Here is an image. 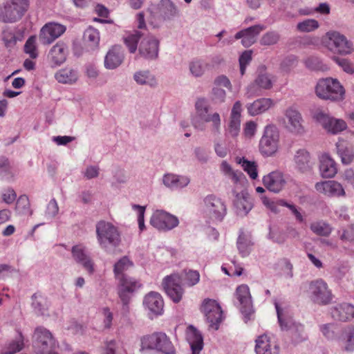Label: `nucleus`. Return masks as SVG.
<instances>
[{
  "label": "nucleus",
  "mask_w": 354,
  "mask_h": 354,
  "mask_svg": "<svg viewBox=\"0 0 354 354\" xmlns=\"http://www.w3.org/2000/svg\"><path fill=\"white\" fill-rule=\"evenodd\" d=\"M200 279L199 272L193 270H184L182 274H171L166 276L162 285L168 297L174 302L178 303L183 297L184 290L180 283L182 281L188 286L196 285Z\"/></svg>",
  "instance_id": "1"
},
{
  "label": "nucleus",
  "mask_w": 354,
  "mask_h": 354,
  "mask_svg": "<svg viewBox=\"0 0 354 354\" xmlns=\"http://www.w3.org/2000/svg\"><path fill=\"white\" fill-rule=\"evenodd\" d=\"M196 113L192 118V126L198 131L206 129V122H212V132L214 135L221 133V120L220 115L210 112V105L204 98L198 99L195 104Z\"/></svg>",
  "instance_id": "2"
},
{
  "label": "nucleus",
  "mask_w": 354,
  "mask_h": 354,
  "mask_svg": "<svg viewBox=\"0 0 354 354\" xmlns=\"http://www.w3.org/2000/svg\"><path fill=\"white\" fill-rule=\"evenodd\" d=\"M95 231L97 243L106 252H113L120 245V232L113 223L100 221L95 225Z\"/></svg>",
  "instance_id": "3"
},
{
  "label": "nucleus",
  "mask_w": 354,
  "mask_h": 354,
  "mask_svg": "<svg viewBox=\"0 0 354 354\" xmlns=\"http://www.w3.org/2000/svg\"><path fill=\"white\" fill-rule=\"evenodd\" d=\"M29 0H8L0 6V21L14 24L20 21L29 8Z\"/></svg>",
  "instance_id": "4"
},
{
  "label": "nucleus",
  "mask_w": 354,
  "mask_h": 354,
  "mask_svg": "<svg viewBox=\"0 0 354 354\" xmlns=\"http://www.w3.org/2000/svg\"><path fill=\"white\" fill-rule=\"evenodd\" d=\"M156 350L163 354H176L175 348L167 335L164 333H153L141 338L140 351Z\"/></svg>",
  "instance_id": "5"
},
{
  "label": "nucleus",
  "mask_w": 354,
  "mask_h": 354,
  "mask_svg": "<svg viewBox=\"0 0 354 354\" xmlns=\"http://www.w3.org/2000/svg\"><path fill=\"white\" fill-rule=\"evenodd\" d=\"M315 92L319 97L332 101L343 100L345 94L343 86L337 79L332 77L319 80L316 85Z\"/></svg>",
  "instance_id": "6"
},
{
  "label": "nucleus",
  "mask_w": 354,
  "mask_h": 354,
  "mask_svg": "<svg viewBox=\"0 0 354 354\" xmlns=\"http://www.w3.org/2000/svg\"><path fill=\"white\" fill-rule=\"evenodd\" d=\"M277 310V318L282 330H286L289 332L291 342L297 345L308 339V335L305 331L304 326L291 319H283L282 317V309L278 303H274Z\"/></svg>",
  "instance_id": "7"
},
{
  "label": "nucleus",
  "mask_w": 354,
  "mask_h": 354,
  "mask_svg": "<svg viewBox=\"0 0 354 354\" xmlns=\"http://www.w3.org/2000/svg\"><path fill=\"white\" fill-rule=\"evenodd\" d=\"M32 341L36 354H51L55 348V340L52 333L43 326L35 329Z\"/></svg>",
  "instance_id": "8"
},
{
  "label": "nucleus",
  "mask_w": 354,
  "mask_h": 354,
  "mask_svg": "<svg viewBox=\"0 0 354 354\" xmlns=\"http://www.w3.org/2000/svg\"><path fill=\"white\" fill-rule=\"evenodd\" d=\"M279 132L277 127L273 124L265 127L263 136L259 142V150L265 156H270L278 149Z\"/></svg>",
  "instance_id": "9"
},
{
  "label": "nucleus",
  "mask_w": 354,
  "mask_h": 354,
  "mask_svg": "<svg viewBox=\"0 0 354 354\" xmlns=\"http://www.w3.org/2000/svg\"><path fill=\"white\" fill-rule=\"evenodd\" d=\"M205 212L218 221H223L227 214L225 203L214 194H209L203 198Z\"/></svg>",
  "instance_id": "10"
},
{
  "label": "nucleus",
  "mask_w": 354,
  "mask_h": 354,
  "mask_svg": "<svg viewBox=\"0 0 354 354\" xmlns=\"http://www.w3.org/2000/svg\"><path fill=\"white\" fill-rule=\"evenodd\" d=\"M309 296L316 304L326 305L332 300V293L322 279L312 281L309 285Z\"/></svg>",
  "instance_id": "11"
},
{
  "label": "nucleus",
  "mask_w": 354,
  "mask_h": 354,
  "mask_svg": "<svg viewBox=\"0 0 354 354\" xmlns=\"http://www.w3.org/2000/svg\"><path fill=\"white\" fill-rule=\"evenodd\" d=\"M150 224L158 230L166 232L177 227L179 220L176 216L164 210H156L150 218Z\"/></svg>",
  "instance_id": "12"
},
{
  "label": "nucleus",
  "mask_w": 354,
  "mask_h": 354,
  "mask_svg": "<svg viewBox=\"0 0 354 354\" xmlns=\"http://www.w3.org/2000/svg\"><path fill=\"white\" fill-rule=\"evenodd\" d=\"M326 35L330 50L343 55H349L353 51V43L340 32L330 31Z\"/></svg>",
  "instance_id": "13"
},
{
  "label": "nucleus",
  "mask_w": 354,
  "mask_h": 354,
  "mask_svg": "<svg viewBox=\"0 0 354 354\" xmlns=\"http://www.w3.org/2000/svg\"><path fill=\"white\" fill-rule=\"evenodd\" d=\"M202 310L209 324V326L218 330L223 319V311L219 304L215 300L207 299L203 301Z\"/></svg>",
  "instance_id": "14"
},
{
  "label": "nucleus",
  "mask_w": 354,
  "mask_h": 354,
  "mask_svg": "<svg viewBox=\"0 0 354 354\" xmlns=\"http://www.w3.org/2000/svg\"><path fill=\"white\" fill-rule=\"evenodd\" d=\"M118 279L119 280V297L123 304V306L128 308V304L130 300L129 294L133 293L140 288V283L135 279L127 275H122Z\"/></svg>",
  "instance_id": "15"
},
{
  "label": "nucleus",
  "mask_w": 354,
  "mask_h": 354,
  "mask_svg": "<svg viewBox=\"0 0 354 354\" xmlns=\"http://www.w3.org/2000/svg\"><path fill=\"white\" fill-rule=\"evenodd\" d=\"M66 30L65 26L57 23H48L44 25L39 32V39L41 44L48 45L63 35Z\"/></svg>",
  "instance_id": "16"
},
{
  "label": "nucleus",
  "mask_w": 354,
  "mask_h": 354,
  "mask_svg": "<svg viewBox=\"0 0 354 354\" xmlns=\"http://www.w3.org/2000/svg\"><path fill=\"white\" fill-rule=\"evenodd\" d=\"M160 41L153 35L145 37L140 42L138 52L141 57L148 60L156 59L158 57Z\"/></svg>",
  "instance_id": "17"
},
{
  "label": "nucleus",
  "mask_w": 354,
  "mask_h": 354,
  "mask_svg": "<svg viewBox=\"0 0 354 354\" xmlns=\"http://www.w3.org/2000/svg\"><path fill=\"white\" fill-rule=\"evenodd\" d=\"M285 116L286 129L292 133L301 135L305 132L303 125L304 120L301 113L295 109L290 107L286 109Z\"/></svg>",
  "instance_id": "18"
},
{
  "label": "nucleus",
  "mask_w": 354,
  "mask_h": 354,
  "mask_svg": "<svg viewBox=\"0 0 354 354\" xmlns=\"http://www.w3.org/2000/svg\"><path fill=\"white\" fill-rule=\"evenodd\" d=\"M236 297L241 306L240 310L245 317V322H247L253 313L249 287L244 284L239 286L236 290Z\"/></svg>",
  "instance_id": "19"
},
{
  "label": "nucleus",
  "mask_w": 354,
  "mask_h": 354,
  "mask_svg": "<svg viewBox=\"0 0 354 354\" xmlns=\"http://www.w3.org/2000/svg\"><path fill=\"white\" fill-rule=\"evenodd\" d=\"M263 183L270 192L279 193L285 187L286 180L281 172L274 171L263 176Z\"/></svg>",
  "instance_id": "20"
},
{
  "label": "nucleus",
  "mask_w": 354,
  "mask_h": 354,
  "mask_svg": "<svg viewBox=\"0 0 354 354\" xmlns=\"http://www.w3.org/2000/svg\"><path fill=\"white\" fill-rule=\"evenodd\" d=\"M72 257L76 263L81 264L89 274L94 272V263L87 254L86 248L82 245L72 247Z\"/></svg>",
  "instance_id": "21"
},
{
  "label": "nucleus",
  "mask_w": 354,
  "mask_h": 354,
  "mask_svg": "<svg viewBox=\"0 0 354 354\" xmlns=\"http://www.w3.org/2000/svg\"><path fill=\"white\" fill-rule=\"evenodd\" d=\"M265 29L266 26L263 25H254L236 32L234 38L236 39H241L243 46L249 47L256 41L257 36Z\"/></svg>",
  "instance_id": "22"
},
{
  "label": "nucleus",
  "mask_w": 354,
  "mask_h": 354,
  "mask_svg": "<svg viewBox=\"0 0 354 354\" xmlns=\"http://www.w3.org/2000/svg\"><path fill=\"white\" fill-rule=\"evenodd\" d=\"M315 189L329 197H339L345 195L342 185L335 180L319 182L315 184Z\"/></svg>",
  "instance_id": "23"
},
{
  "label": "nucleus",
  "mask_w": 354,
  "mask_h": 354,
  "mask_svg": "<svg viewBox=\"0 0 354 354\" xmlns=\"http://www.w3.org/2000/svg\"><path fill=\"white\" fill-rule=\"evenodd\" d=\"M330 314L335 320L349 321L354 317V306L348 303L338 304L330 308Z\"/></svg>",
  "instance_id": "24"
},
{
  "label": "nucleus",
  "mask_w": 354,
  "mask_h": 354,
  "mask_svg": "<svg viewBox=\"0 0 354 354\" xmlns=\"http://www.w3.org/2000/svg\"><path fill=\"white\" fill-rule=\"evenodd\" d=\"M186 338L189 344L192 354H199L203 348V338L201 333L192 325L186 331Z\"/></svg>",
  "instance_id": "25"
},
{
  "label": "nucleus",
  "mask_w": 354,
  "mask_h": 354,
  "mask_svg": "<svg viewBox=\"0 0 354 354\" xmlns=\"http://www.w3.org/2000/svg\"><path fill=\"white\" fill-rule=\"evenodd\" d=\"M272 87V82L270 75L267 73L259 74L254 82L248 86L247 94L248 97L259 95V88L270 89Z\"/></svg>",
  "instance_id": "26"
},
{
  "label": "nucleus",
  "mask_w": 354,
  "mask_h": 354,
  "mask_svg": "<svg viewBox=\"0 0 354 354\" xmlns=\"http://www.w3.org/2000/svg\"><path fill=\"white\" fill-rule=\"evenodd\" d=\"M67 54V45L63 41H59L51 48L48 57L54 66H57L66 62Z\"/></svg>",
  "instance_id": "27"
},
{
  "label": "nucleus",
  "mask_w": 354,
  "mask_h": 354,
  "mask_svg": "<svg viewBox=\"0 0 354 354\" xmlns=\"http://www.w3.org/2000/svg\"><path fill=\"white\" fill-rule=\"evenodd\" d=\"M124 55L121 46H114L106 53L104 58V67L113 70L121 65Z\"/></svg>",
  "instance_id": "28"
},
{
  "label": "nucleus",
  "mask_w": 354,
  "mask_h": 354,
  "mask_svg": "<svg viewBox=\"0 0 354 354\" xmlns=\"http://www.w3.org/2000/svg\"><path fill=\"white\" fill-rule=\"evenodd\" d=\"M255 352L257 354H278L279 347L277 344H272L267 335H259L255 340Z\"/></svg>",
  "instance_id": "29"
},
{
  "label": "nucleus",
  "mask_w": 354,
  "mask_h": 354,
  "mask_svg": "<svg viewBox=\"0 0 354 354\" xmlns=\"http://www.w3.org/2000/svg\"><path fill=\"white\" fill-rule=\"evenodd\" d=\"M144 305L154 315H159L162 313L164 301L161 295L156 292H151L147 295L144 299Z\"/></svg>",
  "instance_id": "30"
},
{
  "label": "nucleus",
  "mask_w": 354,
  "mask_h": 354,
  "mask_svg": "<svg viewBox=\"0 0 354 354\" xmlns=\"http://www.w3.org/2000/svg\"><path fill=\"white\" fill-rule=\"evenodd\" d=\"M190 182L189 178L185 176L167 174L162 177V183L170 189H182L188 185Z\"/></svg>",
  "instance_id": "31"
},
{
  "label": "nucleus",
  "mask_w": 354,
  "mask_h": 354,
  "mask_svg": "<svg viewBox=\"0 0 354 354\" xmlns=\"http://www.w3.org/2000/svg\"><path fill=\"white\" fill-rule=\"evenodd\" d=\"M158 12L165 21L173 20L180 15L178 8L171 0H162L158 5Z\"/></svg>",
  "instance_id": "32"
},
{
  "label": "nucleus",
  "mask_w": 354,
  "mask_h": 354,
  "mask_svg": "<svg viewBox=\"0 0 354 354\" xmlns=\"http://www.w3.org/2000/svg\"><path fill=\"white\" fill-rule=\"evenodd\" d=\"M55 80L61 84H73L79 79L78 71L71 66H66L57 71L54 75Z\"/></svg>",
  "instance_id": "33"
},
{
  "label": "nucleus",
  "mask_w": 354,
  "mask_h": 354,
  "mask_svg": "<svg viewBox=\"0 0 354 354\" xmlns=\"http://www.w3.org/2000/svg\"><path fill=\"white\" fill-rule=\"evenodd\" d=\"M234 205L237 215L240 216H246L252 208V203L250 196L244 192H241L236 195Z\"/></svg>",
  "instance_id": "34"
},
{
  "label": "nucleus",
  "mask_w": 354,
  "mask_h": 354,
  "mask_svg": "<svg viewBox=\"0 0 354 354\" xmlns=\"http://www.w3.org/2000/svg\"><path fill=\"white\" fill-rule=\"evenodd\" d=\"M318 119L323 123L324 127L333 134H336L346 128V124L344 120L330 118L324 113L319 114Z\"/></svg>",
  "instance_id": "35"
},
{
  "label": "nucleus",
  "mask_w": 354,
  "mask_h": 354,
  "mask_svg": "<svg viewBox=\"0 0 354 354\" xmlns=\"http://www.w3.org/2000/svg\"><path fill=\"white\" fill-rule=\"evenodd\" d=\"M319 171L324 178H333L337 173L335 161L327 154L320 158Z\"/></svg>",
  "instance_id": "36"
},
{
  "label": "nucleus",
  "mask_w": 354,
  "mask_h": 354,
  "mask_svg": "<svg viewBox=\"0 0 354 354\" xmlns=\"http://www.w3.org/2000/svg\"><path fill=\"white\" fill-rule=\"evenodd\" d=\"M1 38L7 48H13L21 38L16 35V29L5 26L1 30Z\"/></svg>",
  "instance_id": "37"
},
{
  "label": "nucleus",
  "mask_w": 354,
  "mask_h": 354,
  "mask_svg": "<svg viewBox=\"0 0 354 354\" xmlns=\"http://www.w3.org/2000/svg\"><path fill=\"white\" fill-rule=\"evenodd\" d=\"M272 105L270 98H261L248 106V111L251 115H257L267 111Z\"/></svg>",
  "instance_id": "38"
},
{
  "label": "nucleus",
  "mask_w": 354,
  "mask_h": 354,
  "mask_svg": "<svg viewBox=\"0 0 354 354\" xmlns=\"http://www.w3.org/2000/svg\"><path fill=\"white\" fill-rule=\"evenodd\" d=\"M236 245L240 254L243 257L248 256L250 252V248L253 245L250 234H245L241 230Z\"/></svg>",
  "instance_id": "39"
},
{
  "label": "nucleus",
  "mask_w": 354,
  "mask_h": 354,
  "mask_svg": "<svg viewBox=\"0 0 354 354\" xmlns=\"http://www.w3.org/2000/svg\"><path fill=\"white\" fill-rule=\"evenodd\" d=\"M133 80L139 85H146L154 87L157 85V81L154 75L149 71H139L134 73Z\"/></svg>",
  "instance_id": "40"
},
{
  "label": "nucleus",
  "mask_w": 354,
  "mask_h": 354,
  "mask_svg": "<svg viewBox=\"0 0 354 354\" xmlns=\"http://www.w3.org/2000/svg\"><path fill=\"white\" fill-rule=\"evenodd\" d=\"M295 162L297 168L302 172L310 168V154L305 149H299L295 156Z\"/></svg>",
  "instance_id": "41"
},
{
  "label": "nucleus",
  "mask_w": 354,
  "mask_h": 354,
  "mask_svg": "<svg viewBox=\"0 0 354 354\" xmlns=\"http://www.w3.org/2000/svg\"><path fill=\"white\" fill-rule=\"evenodd\" d=\"M336 148L343 164L348 165L353 161L354 153L351 148L347 147L344 142H337Z\"/></svg>",
  "instance_id": "42"
},
{
  "label": "nucleus",
  "mask_w": 354,
  "mask_h": 354,
  "mask_svg": "<svg viewBox=\"0 0 354 354\" xmlns=\"http://www.w3.org/2000/svg\"><path fill=\"white\" fill-rule=\"evenodd\" d=\"M84 41L91 48L98 46L100 41V33L98 30L93 27H88L84 32Z\"/></svg>",
  "instance_id": "43"
},
{
  "label": "nucleus",
  "mask_w": 354,
  "mask_h": 354,
  "mask_svg": "<svg viewBox=\"0 0 354 354\" xmlns=\"http://www.w3.org/2000/svg\"><path fill=\"white\" fill-rule=\"evenodd\" d=\"M32 306L37 315H45L47 312L46 301L40 294L32 296Z\"/></svg>",
  "instance_id": "44"
},
{
  "label": "nucleus",
  "mask_w": 354,
  "mask_h": 354,
  "mask_svg": "<svg viewBox=\"0 0 354 354\" xmlns=\"http://www.w3.org/2000/svg\"><path fill=\"white\" fill-rule=\"evenodd\" d=\"M209 67V64L202 59H194L189 63V71L194 77L202 76Z\"/></svg>",
  "instance_id": "45"
},
{
  "label": "nucleus",
  "mask_w": 354,
  "mask_h": 354,
  "mask_svg": "<svg viewBox=\"0 0 354 354\" xmlns=\"http://www.w3.org/2000/svg\"><path fill=\"white\" fill-rule=\"evenodd\" d=\"M133 266V263L127 257H123L114 265L113 272L116 279L122 275H126L124 272Z\"/></svg>",
  "instance_id": "46"
},
{
  "label": "nucleus",
  "mask_w": 354,
  "mask_h": 354,
  "mask_svg": "<svg viewBox=\"0 0 354 354\" xmlns=\"http://www.w3.org/2000/svg\"><path fill=\"white\" fill-rule=\"evenodd\" d=\"M144 36V33L136 30L135 33L128 35L124 39V44L131 53H134L138 48V43L140 39Z\"/></svg>",
  "instance_id": "47"
},
{
  "label": "nucleus",
  "mask_w": 354,
  "mask_h": 354,
  "mask_svg": "<svg viewBox=\"0 0 354 354\" xmlns=\"http://www.w3.org/2000/svg\"><path fill=\"white\" fill-rule=\"evenodd\" d=\"M24 337L21 332L19 331L17 336L8 345L7 350L3 354H15L20 351L24 347Z\"/></svg>",
  "instance_id": "48"
},
{
  "label": "nucleus",
  "mask_w": 354,
  "mask_h": 354,
  "mask_svg": "<svg viewBox=\"0 0 354 354\" xmlns=\"http://www.w3.org/2000/svg\"><path fill=\"white\" fill-rule=\"evenodd\" d=\"M0 178L6 180H10L13 178L9 160L4 156L0 157Z\"/></svg>",
  "instance_id": "49"
},
{
  "label": "nucleus",
  "mask_w": 354,
  "mask_h": 354,
  "mask_svg": "<svg viewBox=\"0 0 354 354\" xmlns=\"http://www.w3.org/2000/svg\"><path fill=\"white\" fill-rule=\"evenodd\" d=\"M310 230L316 234L324 236H328L332 230L330 226L324 221L312 223L310 225Z\"/></svg>",
  "instance_id": "50"
},
{
  "label": "nucleus",
  "mask_w": 354,
  "mask_h": 354,
  "mask_svg": "<svg viewBox=\"0 0 354 354\" xmlns=\"http://www.w3.org/2000/svg\"><path fill=\"white\" fill-rule=\"evenodd\" d=\"M238 162L241 165L244 171L248 173L252 179H256L257 178V165L254 162L249 161L242 158Z\"/></svg>",
  "instance_id": "51"
},
{
  "label": "nucleus",
  "mask_w": 354,
  "mask_h": 354,
  "mask_svg": "<svg viewBox=\"0 0 354 354\" xmlns=\"http://www.w3.org/2000/svg\"><path fill=\"white\" fill-rule=\"evenodd\" d=\"M280 35L277 31H268L260 39V44L263 46H271L278 43Z\"/></svg>",
  "instance_id": "52"
},
{
  "label": "nucleus",
  "mask_w": 354,
  "mask_h": 354,
  "mask_svg": "<svg viewBox=\"0 0 354 354\" xmlns=\"http://www.w3.org/2000/svg\"><path fill=\"white\" fill-rule=\"evenodd\" d=\"M261 201L263 204L268 207L269 209H270L273 212H278L279 209L277 208V205L284 206L288 207V205H290V204L288 203L284 200H277V202H274L269 199L266 196H262L261 197Z\"/></svg>",
  "instance_id": "53"
},
{
  "label": "nucleus",
  "mask_w": 354,
  "mask_h": 354,
  "mask_svg": "<svg viewBox=\"0 0 354 354\" xmlns=\"http://www.w3.org/2000/svg\"><path fill=\"white\" fill-rule=\"evenodd\" d=\"M241 129V119L230 118V122L226 129V133L231 137H236Z\"/></svg>",
  "instance_id": "54"
},
{
  "label": "nucleus",
  "mask_w": 354,
  "mask_h": 354,
  "mask_svg": "<svg viewBox=\"0 0 354 354\" xmlns=\"http://www.w3.org/2000/svg\"><path fill=\"white\" fill-rule=\"evenodd\" d=\"M306 66L314 71H325L327 67L324 64L322 60L317 57H309L305 61Z\"/></svg>",
  "instance_id": "55"
},
{
  "label": "nucleus",
  "mask_w": 354,
  "mask_h": 354,
  "mask_svg": "<svg viewBox=\"0 0 354 354\" xmlns=\"http://www.w3.org/2000/svg\"><path fill=\"white\" fill-rule=\"evenodd\" d=\"M319 22L313 19H306L297 24V28L301 32H311L318 28Z\"/></svg>",
  "instance_id": "56"
},
{
  "label": "nucleus",
  "mask_w": 354,
  "mask_h": 354,
  "mask_svg": "<svg viewBox=\"0 0 354 354\" xmlns=\"http://www.w3.org/2000/svg\"><path fill=\"white\" fill-rule=\"evenodd\" d=\"M16 211L20 214H28L30 211L29 200L26 195H21L17 201Z\"/></svg>",
  "instance_id": "57"
},
{
  "label": "nucleus",
  "mask_w": 354,
  "mask_h": 354,
  "mask_svg": "<svg viewBox=\"0 0 354 354\" xmlns=\"http://www.w3.org/2000/svg\"><path fill=\"white\" fill-rule=\"evenodd\" d=\"M24 52L30 55L32 59L37 57L38 54L36 48V37L30 36L25 43Z\"/></svg>",
  "instance_id": "58"
},
{
  "label": "nucleus",
  "mask_w": 354,
  "mask_h": 354,
  "mask_svg": "<svg viewBox=\"0 0 354 354\" xmlns=\"http://www.w3.org/2000/svg\"><path fill=\"white\" fill-rule=\"evenodd\" d=\"M333 60L343 69L344 71L348 74H354V66L348 59L334 57Z\"/></svg>",
  "instance_id": "59"
},
{
  "label": "nucleus",
  "mask_w": 354,
  "mask_h": 354,
  "mask_svg": "<svg viewBox=\"0 0 354 354\" xmlns=\"http://www.w3.org/2000/svg\"><path fill=\"white\" fill-rule=\"evenodd\" d=\"M347 340L345 346L346 351H354V326H348L344 330Z\"/></svg>",
  "instance_id": "60"
},
{
  "label": "nucleus",
  "mask_w": 354,
  "mask_h": 354,
  "mask_svg": "<svg viewBox=\"0 0 354 354\" xmlns=\"http://www.w3.org/2000/svg\"><path fill=\"white\" fill-rule=\"evenodd\" d=\"M297 64V57L295 55H288L286 57L281 63V68L284 71H289Z\"/></svg>",
  "instance_id": "61"
},
{
  "label": "nucleus",
  "mask_w": 354,
  "mask_h": 354,
  "mask_svg": "<svg viewBox=\"0 0 354 354\" xmlns=\"http://www.w3.org/2000/svg\"><path fill=\"white\" fill-rule=\"evenodd\" d=\"M132 207L133 209L138 210V227L140 231H143L145 229V207L143 206H140L139 205H133L132 206Z\"/></svg>",
  "instance_id": "62"
},
{
  "label": "nucleus",
  "mask_w": 354,
  "mask_h": 354,
  "mask_svg": "<svg viewBox=\"0 0 354 354\" xmlns=\"http://www.w3.org/2000/svg\"><path fill=\"white\" fill-rule=\"evenodd\" d=\"M58 211L59 207L56 200L55 198L51 199L47 205L46 216L53 218L57 214Z\"/></svg>",
  "instance_id": "63"
},
{
  "label": "nucleus",
  "mask_w": 354,
  "mask_h": 354,
  "mask_svg": "<svg viewBox=\"0 0 354 354\" xmlns=\"http://www.w3.org/2000/svg\"><path fill=\"white\" fill-rule=\"evenodd\" d=\"M102 314L104 315V328L109 329L112 326V321L113 319V313L110 311L108 307L102 308Z\"/></svg>",
  "instance_id": "64"
}]
</instances>
